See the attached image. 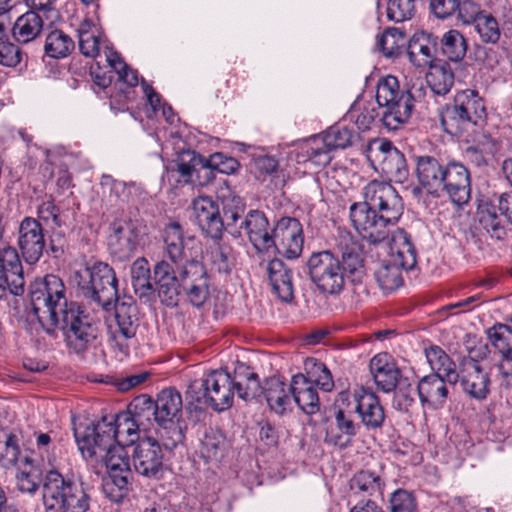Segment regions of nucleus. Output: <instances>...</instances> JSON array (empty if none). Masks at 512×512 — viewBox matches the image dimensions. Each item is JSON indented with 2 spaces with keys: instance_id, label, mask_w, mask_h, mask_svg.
Segmentation results:
<instances>
[{
  "instance_id": "1",
  "label": "nucleus",
  "mask_w": 512,
  "mask_h": 512,
  "mask_svg": "<svg viewBox=\"0 0 512 512\" xmlns=\"http://www.w3.org/2000/svg\"><path fill=\"white\" fill-rule=\"evenodd\" d=\"M62 279L48 274L30 285L33 314L49 335L60 329L67 346L76 353L95 347L100 337L99 326L73 301H68Z\"/></svg>"
},
{
  "instance_id": "2",
  "label": "nucleus",
  "mask_w": 512,
  "mask_h": 512,
  "mask_svg": "<svg viewBox=\"0 0 512 512\" xmlns=\"http://www.w3.org/2000/svg\"><path fill=\"white\" fill-rule=\"evenodd\" d=\"M71 281L86 300L104 309L114 303V316L107 324L108 343L114 351L127 356L139 326L137 306L132 297L118 296L114 269L107 263L96 262L91 267L75 270Z\"/></svg>"
},
{
  "instance_id": "3",
  "label": "nucleus",
  "mask_w": 512,
  "mask_h": 512,
  "mask_svg": "<svg viewBox=\"0 0 512 512\" xmlns=\"http://www.w3.org/2000/svg\"><path fill=\"white\" fill-rule=\"evenodd\" d=\"M307 268L316 287L331 295L339 294L347 280L361 283L366 275L365 260L356 244L341 249L340 257L329 250L312 253Z\"/></svg>"
},
{
  "instance_id": "4",
  "label": "nucleus",
  "mask_w": 512,
  "mask_h": 512,
  "mask_svg": "<svg viewBox=\"0 0 512 512\" xmlns=\"http://www.w3.org/2000/svg\"><path fill=\"white\" fill-rule=\"evenodd\" d=\"M416 177L429 194L439 197L445 194L458 206L471 197V177L468 168L459 161L442 163L430 155L415 157Z\"/></svg>"
},
{
  "instance_id": "5",
  "label": "nucleus",
  "mask_w": 512,
  "mask_h": 512,
  "mask_svg": "<svg viewBox=\"0 0 512 512\" xmlns=\"http://www.w3.org/2000/svg\"><path fill=\"white\" fill-rule=\"evenodd\" d=\"M217 200L222 205L223 215L219 205L208 196H199L192 201L193 216L200 229L209 237L219 240L225 228L237 223L245 211L243 199L235 193L227 182L217 189Z\"/></svg>"
},
{
  "instance_id": "6",
  "label": "nucleus",
  "mask_w": 512,
  "mask_h": 512,
  "mask_svg": "<svg viewBox=\"0 0 512 512\" xmlns=\"http://www.w3.org/2000/svg\"><path fill=\"white\" fill-rule=\"evenodd\" d=\"M43 505L46 512H87L89 497L80 483L51 470L43 482Z\"/></svg>"
},
{
  "instance_id": "7",
  "label": "nucleus",
  "mask_w": 512,
  "mask_h": 512,
  "mask_svg": "<svg viewBox=\"0 0 512 512\" xmlns=\"http://www.w3.org/2000/svg\"><path fill=\"white\" fill-rule=\"evenodd\" d=\"M182 405L181 394L175 388L161 390L153 400L155 433L166 450H172L184 439Z\"/></svg>"
},
{
  "instance_id": "8",
  "label": "nucleus",
  "mask_w": 512,
  "mask_h": 512,
  "mask_svg": "<svg viewBox=\"0 0 512 512\" xmlns=\"http://www.w3.org/2000/svg\"><path fill=\"white\" fill-rule=\"evenodd\" d=\"M186 398L197 404H204L221 412L233 404L234 392L231 374L226 370H212L190 383Z\"/></svg>"
},
{
  "instance_id": "9",
  "label": "nucleus",
  "mask_w": 512,
  "mask_h": 512,
  "mask_svg": "<svg viewBox=\"0 0 512 512\" xmlns=\"http://www.w3.org/2000/svg\"><path fill=\"white\" fill-rule=\"evenodd\" d=\"M376 101L383 109L381 121L388 130H397L411 117L415 99L409 90H401L395 76L382 78L376 90Z\"/></svg>"
},
{
  "instance_id": "10",
  "label": "nucleus",
  "mask_w": 512,
  "mask_h": 512,
  "mask_svg": "<svg viewBox=\"0 0 512 512\" xmlns=\"http://www.w3.org/2000/svg\"><path fill=\"white\" fill-rule=\"evenodd\" d=\"M75 430H82V434L98 439L104 446L120 442L134 444L140 441V434L143 433L126 411L110 418L105 416L96 423H81L74 428Z\"/></svg>"
},
{
  "instance_id": "11",
  "label": "nucleus",
  "mask_w": 512,
  "mask_h": 512,
  "mask_svg": "<svg viewBox=\"0 0 512 512\" xmlns=\"http://www.w3.org/2000/svg\"><path fill=\"white\" fill-rule=\"evenodd\" d=\"M74 436L83 456L101 458L108 474L131 475L129 459L122 445L113 443L104 446L98 439L82 434V430H75Z\"/></svg>"
},
{
  "instance_id": "12",
  "label": "nucleus",
  "mask_w": 512,
  "mask_h": 512,
  "mask_svg": "<svg viewBox=\"0 0 512 512\" xmlns=\"http://www.w3.org/2000/svg\"><path fill=\"white\" fill-rule=\"evenodd\" d=\"M366 157L376 171H380L391 180L402 182L408 176L404 154L388 140L371 141L367 146Z\"/></svg>"
},
{
  "instance_id": "13",
  "label": "nucleus",
  "mask_w": 512,
  "mask_h": 512,
  "mask_svg": "<svg viewBox=\"0 0 512 512\" xmlns=\"http://www.w3.org/2000/svg\"><path fill=\"white\" fill-rule=\"evenodd\" d=\"M349 216L353 227L359 235L371 243H380L388 236L390 225L393 222L382 216L367 203H353L349 209Z\"/></svg>"
},
{
  "instance_id": "14",
  "label": "nucleus",
  "mask_w": 512,
  "mask_h": 512,
  "mask_svg": "<svg viewBox=\"0 0 512 512\" xmlns=\"http://www.w3.org/2000/svg\"><path fill=\"white\" fill-rule=\"evenodd\" d=\"M164 252L176 269H183L190 262H198L195 254L199 242L188 235L178 223H170L164 229Z\"/></svg>"
},
{
  "instance_id": "15",
  "label": "nucleus",
  "mask_w": 512,
  "mask_h": 512,
  "mask_svg": "<svg viewBox=\"0 0 512 512\" xmlns=\"http://www.w3.org/2000/svg\"><path fill=\"white\" fill-rule=\"evenodd\" d=\"M363 203L377 210L394 224L403 213V203L395 188L388 182L372 180L363 189Z\"/></svg>"
},
{
  "instance_id": "16",
  "label": "nucleus",
  "mask_w": 512,
  "mask_h": 512,
  "mask_svg": "<svg viewBox=\"0 0 512 512\" xmlns=\"http://www.w3.org/2000/svg\"><path fill=\"white\" fill-rule=\"evenodd\" d=\"M274 245L271 253H277L287 259L298 258L303 249V230L296 218L283 217L273 228Z\"/></svg>"
},
{
  "instance_id": "17",
  "label": "nucleus",
  "mask_w": 512,
  "mask_h": 512,
  "mask_svg": "<svg viewBox=\"0 0 512 512\" xmlns=\"http://www.w3.org/2000/svg\"><path fill=\"white\" fill-rule=\"evenodd\" d=\"M162 448L164 447L157 436L141 439L132 454L135 471L148 478H160L164 467Z\"/></svg>"
},
{
  "instance_id": "18",
  "label": "nucleus",
  "mask_w": 512,
  "mask_h": 512,
  "mask_svg": "<svg viewBox=\"0 0 512 512\" xmlns=\"http://www.w3.org/2000/svg\"><path fill=\"white\" fill-rule=\"evenodd\" d=\"M486 117V108L483 99L476 90L466 89L458 92L454 98V105L446 109L442 122L446 118L455 120L458 124L472 123L477 125Z\"/></svg>"
},
{
  "instance_id": "19",
  "label": "nucleus",
  "mask_w": 512,
  "mask_h": 512,
  "mask_svg": "<svg viewBox=\"0 0 512 512\" xmlns=\"http://www.w3.org/2000/svg\"><path fill=\"white\" fill-rule=\"evenodd\" d=\"M42 224L33 217H24L18 227V247L27 264H36L46 248Z\"/></svg>"
},
{
  "instance_id": "20",
  "label": "nucleus",
  "mask_w": 512,
  "mask_h": 512,
  "mask_svg": "<svg viewBox=\"0 0 512 512\" xmlns=\"http://www.w3.org/2000/svg\"><path fill=\"white\" fill-rule=\"evenodd\" d=\"M353 409L336 405L333 409V420L326 427L324 442L345 449L351 445L353 438L361 426L353 419Z\"/></svg>"
},
{
  "instance_id": "21",
  "label": "nucleus",
  "mask_w": 512,
  "mask_h": 512,
  "mask_svg": "<svg viewBox=\"0 0 512 512\" xmlns=\"http://www.w3.org/2000/svg\"><path fill=\"white\" fill-rule=\"evenodd\" d=\"M25 280L23 266L15 248H0V299L6 291L15 296L24 292Z\"/></svg>"
},
{
  "instance_id": "22",
  "label": "nucleus",
  "mask_w": 512,
  "mask_h": 512,
  "mask_svg": "<svg viewBox=\"0 0 512 512\" xmlns=\"http://www.w3.org/2000/svg\"><path fill=\"white\" fill-rule=\"evenodd\" d=\"M182 291L195 307H201L210 295V280L201 262H190L180 271Z\"/></svg>"
},
{
  "instance_id": "23",
  "label": "nucleus",
  "mask_w": 512,
  "mask_h": 512,
  "mask_svg": "<svg viewBox=\"0 0 512 512\" xmlns=\"http://www.w3.org/2000/svg\"><path fill=\"white\" fill-rule=\"evenodd\" d=\"M240 228L244 230L250 243L259 253H271V247L274 245L273 228L265 214L259 210H251L241 222Z\"/></svg>"
},
{
  "instance_id": "24",
  "label": "nucleus",
  "mask_w": 512,
  "mask_h": 512,
  "mask_svg": "<svg viewBox=\"0 0 512 512\" xmlns=\"http://www.w3.org/2000/svg\"><path fill=\"white\" fill-rule=\"evenodd\" d=\"M108 237V247L119 260L130 258L136 251L139 243L137 228L131 221H115Z\"/></svg>"
},
{
  "instance_id": "25",
  "label": "nucleus",
  "mask_w": 512,
  "mask_h": 512,
  "mask_svg": "<svg viewBox=\"0 0 512 512\" xmlns=\"http://www.w3.org/2000/svg\"><path fill=\"white\" fill-rule=\"evenodd\" d=\"M175 268L168 261L161 260L153 269L158 296L167 306L176 305L182 291L181 276L176 275Z\"/></svg>"
},
{
  "instance_id": "26",
  "label": "nucleus",
  "mask_w": 512,
  "mask_h": 512,
  "mask_svg": "<svg viewBox=\"0 0 512 512\" xmlns=\"http://www.w3.org/2000/svg\"><path fill=\"white\" fill-rule=\"evenodd\" d=\"M355 408L361 423L368 429L381 428L385 421V411L379 397L372 391L363 387L354 391Z\"/></svg>"
},
{
  "instance_id": "27",
  "label": "nucleus",
  "mask_w": 512,
  "mask_h": 512,
  "mask_svg": "<svg viewBox=\"0 0 512 512\" xmlns=\"http://www.w3.org/2000/svg\"><path fill=\"white\" fill-rule=\"evenodd\" d=\"M20 15L12 26V36L18 44H28L36 40L44 28V19L41 13L51 10L52 0L48 8H35Z\"/></svg>"
},
{
  "instance_id": "28",
  "label": "nucleus",
  "mask_w": 512,
  "mask_h": 512,
  "mask_svg": "<svg viewBox=\"0 0 512 512\" xmlns=\"http://www.w3.org/2000/svg\"><path fill=\"white\" fill-rule=\"evenodd\" d=\"M370 372L377 387L385 393L394 391L401 384V371L387 353L371 359Z\"/></svg>"
},
{
  "instance_id": "29",
  "label": "nucleus",
  "mask_w": 512,
  "mask_h": 512,
  "mask_svg": "<svg viewBox=\"0 0 512 512\" xmlns=\"http://www.w3.org/2000/svg\"><path fill=\"white\" fill-rule=\"evenodd\" d=\"M350 501L362 498L363 500L371 497L382 498L384 493L385 481L379 472L371 470H360L356 472L349 482Z\"/></svg>"
},
{
  "instance_id": "30",
  "label": "nucleus",
  "mask_w": 512,
  "mask_h": 512,
  "mask_svg": "<svg viewBox=\"0 0 512 512\" xmlns=\"http://www.w3.org/2000/svg\"><path fill=\"white\" fill-rule=\"evenodd\" d=\"M436 46V37L421 31L410 38L405 53L415 67L424 68L432 65L437 60L435 59Z\"/></svg>"
},
{
  "instance_id": "31",
  "label": "nucleus",
  "mask_w": 512,
  "mask_h": 512,
  "mask_svg": "<svg viewBox=\"0 0 512 512\" xmlns=\"http://www.w3.org/2000/svg\"><path fill=\"white\" fill-rule=\"evenodd\" d=\"M289 392L304 413L313 415L319 411L320 399L315 383L303 374L292 377Z\"/></svg>"
},
{
  "instance_id": "32",
  "label": "nucleus",
  "mask_w": 512,
  "mask_h": 512,
  "mask_svg": "<svg viewBox=\"0 0 512 512\" xmlns=\"http://www.w3.org/2000/svg\"><path fill=\"white\" fill-rule=\"evenodd\" d=\"M447 384L444 376L429 374L422 377L417 385L422 405H428L434 409L443 407L449 395Z\"/></svg>"
},
{
  "instance_id": "33",
  "label": "nucleus",
  "mask_w": 512,
  "mask_h": 512,
  "mask_svg": "<svg viewBox=\"0 0 512 512\" xmlns=\"http://www.w3.org/2000/svg\"><path fill=\"white\" fill-rule=\"evenodd\" d=\"M388 260L403 270H411L415 267L416 250L410 235L405 230L398 229L393 233L389 244Z\"/></svg>"
},
{
  "instance_id": "34",
  "label": "nucleus",
  "mask_w": 512,
  "mask_h": 512,
  "mask_svg": "<svg viewBox=\"0 0 512 512\" xmlns=\"http://www.w3.org/2000/svg\"><path fill=\"white\" fill-rule=\"evenodd\" d=\"M267 274L273 292L283 302H290L294 296L291 270L280 259H272L267 264Z\"/></svg>"
},
{
  "instance_id": "35",
  "label": "nucleus",
  "mask_w": 512,
  "mask_h": 512,
  "mask_svg": "<svg viewBox=\"0 0 512 512\" xmlns=\"http://www.w3.org/2000/svg\"><path fill=\"white\" fill-rule=\"evenodd\" d=\"M459 379L463 391L469 397L480 401L487 398L490 392V378L480 364L474 363V368L466 367Z\"/></svg>"
},
{
  "instance_id": "36",
  "label": "nucleus",
  "mask_w": 512,
  "mask_h": 512,
  "mask_svg": "<svg viewBox=\"0 0 512 512\" xmlns=\"http://www.w3.org/2000/svg\"><path fill=\"white\" fill-rule=\"evenodd\" d=\"M233 392L242 400L249 401L256 398L261 391V385L257 373L245 364H239L231 375Z\"/></svg>"
},
{
  "instance_id": "37",
  "label": "nucleus",
  "mask_w": 512,
  "mask_h": 512,
  "mask_svg": "<svg viewBox=\"0 0 512 512\" xmlns=\"http://www.w3.org/2000/svg\"><path fill=\"white\" fill-rule=\"evenodd\" d=\"M427 361L434 371L433 374L444 376L449 385L454 386L459 381L455 362L439 346L431 345L425 349Z\"/></svg>"
},
{
  "instance_id": "38",
  "label": "nucleus",
  "mask_w": 512,
  "mask_h": 512,
  "mask_svg": "<svg viewBox=\"0 0 512 512\" xmlns=\"http://www.w3.org/2000/svg\"><path fill=\"white\" fill-rule=\"evenodd\" d=\"M154 408L153 399L146 394H141L136 396L128 404L126 412L134 423H136V426L140 428L143 433H147L155 424Z\"/></svg>"
},
{
  "instance_id": "39",
  "label": "nucleus",
  "mask_w": 512,
  "mask_h": 512,
  "mask_svg": "<svg viewBox=\"0 0 512 512\" xmlns=\"http://www.w3.org/2000/svg\"><path fill=\"white\" fill-rule=\"evenodd\" d=\"M486 336L494 352L499 355L498 361L512 363V327L496 323L486 329Z\"/></svg>"
},
{
  "instance_id": "40",
  "label": "nucleus",
  "mask_w": 512,
  "mask_h": 512,
  "mask_svg": "<svg viewBox=\"0 0 512 512\" xmlns=\"http://www.w3.org/2000/svg\"><path fill=\"white\" fill-rule=\"evenodd\" d=\"M426 82L434 94L446 95L454 84V73L451 65L447 61L436 60L429 66Z\"/></svg>"
},
{
  "instance_id": "41",
  "label": "nucleus",
  "mask_w": 512,
  "mask_h": 512,
  "mask_svg": "<svg viewBox=\"0 0 512 512\" xmlns=\"http://www.w3.org/2000/svg\"><path fill=\"white\" fill-rule=\"evenodd\" d=\"M260 393L265 395L270 409L277 414H283L290 404V396L285 382L277 376L268 378Z\"/></svg>"
},
{
  "instance_id": "42",
  "label": "nucleus",
  "mask_w": 512,
  "mask_h": 512,
  "mask_svg": "<svg viewBox=\"0 0 512 512\" xmlns=\"http://www.w3.org/2000/svg\"><path fill=\"white\" fill-rule=\"evenodd\" d=\"M78 46L82 55L95 58L100 56L102 38L98 27L90 19L83 20L78 29Z\"/></svg>"
},
{
  "instance_id": "43",
  "label": "nucleus",
  "mask_w": 512,
  "mask_h": 512,
  "mask_svg": "<svg viewBox=\"0 0 512 512\" xmlns=\"http://www.w3.org/2000/svg\"><path fill=\"white\" fill-rule=\"evenodd\" d=\"M478 222L491 238L501 240L506 235L502 220L497 214L496 206L489 200L482 201L477 210Z\"/></svg>"
},
{
  "instance_id": "44",
  "label": "nucleus",
  "mask_w": 512,
  "mask_h": 512,
  "mask_svg": "<svg viewBox=\"0 0 512 512\" xmlns=\"http://www.w3.org/2000/svg\"><path fill=\"white\" fill-rule=\"evenodd\" d=\"M131 281L139 298L150 299L155 289L150 281V267L145 258L136 259L131 266Z\"/></svg>"
},
{
  "instance_id": "45",
  "label": "nucleus",
  "mask_w": 512,
  "mask_h": 512,
  "mask_svg": "<svg viewBox=\"0 0 512 512\" xmlns=\"http://www.w3.org/2000/svg\"><path fill=\"white\" fill-rule=\"evenodd\" d=\"M42 480L41 469L34 465L32 459L24 457L16 475V484L19 491L34 494L39 489Z\"/></svg>"
},
{
  "instance_id": "46",
  "label": "nucleus",
  "mask_w": 512,
  "mask_h": 512,
  "mask_svg": "<svg viewBox=\"0 0 512 512\" xmlns=\"http://www.w3.org/2000/svg\"><path fill=\"white\" fill-rule=\"evenodd\" d=\"M207 261L219 273L228 274L235 264L232 247L218 241L210 245L206 251Z\"/></svg>"
},
{
  "instance_id": "47",
  "label": "nucleus",
  "mask_w": 512,
  "mask_h": 512,
  "mask_svg": "<svg viewBox=\"0 0 512 512\" xmlns=\"http://www.w3.org/2000/svg\"><path fill=\"white\" fill-rule=\"evenodd\" d=\"M378 116L371 102L355 101L345 114L344 121L355 123L360 131H367Z\"/></svg>"
},
{
  "instance_id": "48",
  "label": "nucleus",
  "mask_w": 512,
  "mask_h": 512,
  "mask_svg": "<svg viewBox=\"0 0 512 512\" xmlns=\"http://www.w3.org/2000/svg\"><path fill=\"white\" fill-rule=\"evenodd\" d=\"M74 48V40L60 29H55L46 36L44 50L51 58L67 57Z\"/></svg>"
},
{
  "instance_id": "49",
  "label": "nucleus",
  "mask_w": 512,
  "mask_h": 512,
  "mask_svg": "<svg viewBox=\"0 0 512 512\" xmlns=\"http://www.w3.org/2000/svg\"><path fill=\"white\" fill-rule=\"evenodd\" d=\"M442 53L453 62L462 60L467 52V41L458 30L445 32L440 41Z\"/></svg>"
},
{
  "instance_id": "50",
  "label": "nucleus",
  "mask_w": 512,
  "mask_h": 512,
  "mask_svg": "<svg viewBox=\"0 0 512 512\" xmlns=\"http://www.w3.org/2000/svg\"><path fill=\"white\" fill-rule=\"evenodd\" d=\"M131 475L108 474L102 480V492L107 499L114 503H121L128 495Z\"/></svg>"
},
{
  "instance_id": "51",
  "label": "nucleus",
  "mask_w": 512,
  "mask_h": 512,
  "mask_svg": "<svg viewBox=\"0 0 512 512\" xmlns=\"http://www.w3.org/2000/svg\"><path fill=\"white\" fill-rule=\"evenodd\" d=\"M105 61L108 66L116 72L119 81L127 84L129 87H135L138 84L137 72L131 69L121 58L120 54L109 46L105 45L103 49Z\"/></svg>"
},
{
  "instance_id": "52",
  "label": "nucleus",
  "mask_w": 512,
  "mask_h": 512,
  "mask_svg": "<svg viewBox=\"0 0 512 512\" xmlns=\"http://www.w3.org/2000/svg\"><path fill=\"white\" fill-rule=\"evenodd\" d=\"M479 40L484 44H496L501 37V29L496 18L487 11L472 24Z\"/></svg>"
},
{
  "instance_id": "53",
  "label": "nucleus",
  "mask_w": 512,
  "mask_h": 512,
  "mask_svg": "<svg viewBox=\"0 0 512 512\" xmlns=\"http://www.w3.org/2000/svg\"><path fill=\"white\" fill-rule=\"evenodd\" d=\"M406 36L397 28H390L378 39V46L384 56L396 58L405 51Z\"/></svg>"
},
{
  "instance_id": "54",
  "label": "nucleus",
  "mask_w": 512,
  "mask_h": 512,
  "mask_svg": "<svg viewBox=\"0 0 512 512\" xmlns=\"http://www.w3.org/2000/svg\"><path fill=\"white\" fill-rule=\"evenodd\" d=\"M400 270V267L389 260L382 261L374 272L380 288L384 291H393L399 288L403 283Z\"/></svg>"
},
{
  "instance_id": "55",
  "label": "nucleus",
  "mask_w": 512,
  "mask_h": 512,
  "mask_svg": "<svg viewBox=\"0 0 512 512\" xmlns=\"http://www.w3.org/2000/svg\"><path fill=\"white\" fill-rule=\"evenodd\" d=\"M200 158V154L195 151L187 150L183 151L176 159L174 166L171 167V171L177 172L180 177L186 183H191L197 168V163Z\"/></svg>"
},
{
  "instance_id": "56",
  "label": "nucleus",
  "mask_w": 512,
  "mask_h": 512,
  "mask_svg": "<svg viewBox=\"0 0 512 512\" xmlns=\"http://www.w3.org/2000/svg\"><path fill=\"white\" fill-rule=\"evenodd\" d=\"M354 137L355 133L351 129L338 124L330 127L323 139L330 149H344L352 144Z\"/></svg>"
},
{
  "instance_id": "57",
  "label": "nucleus",
  "mask_w": 512,
  "mask_h": 512,
  "mask_svg": "<svg viewBox=\"0 0 512 512\" xmlns=\"http://www.w3.org/2000/svg\"><path fill=\"white\" fill-rule=\"evenodd\" d=\"M36 219L40 223L43 222L46 225L52 224L55 228H60L65 224V221L60 212V208L55 204L52 197L43 200L37 206Z\"/></svg>"
},
{
  "instance_id": "58",
  "label": "nucleus",
  "mask_w": 512,
  "mask_h": 512,
  "mask_svg": "<svg viewBox=\"0 0 512 512\" xmlns=\"http://www.w3.org/2000/svg\"><path fill=\"white\" fill-rule=\"evenodd\" d=\"M390 512H418L414 494L405 489L395 490L389 499Z\"/></svg>"
},
{
  "instance_id": "59",
  "label": "nucleus",
  "mask_w": 512,
  "mask_h": 512,
  "mask_svg": "<svg viewBox=\"0 0 512 512\" xmlns=\"http://www.w3.org/2000/svg\"><path fill=\"white\" fill-rule=\"evenodd\" d=\"M415 13L414 0H389L387 17L394 22H403L412 18Z\"/></svg>"
},
{
  "instance_id": "60",
  "label": "nucleus",
  "mask_w": 512,
  "mask_h": 512,
  "mask_svg": "<svg viewBox=\"0 0 512 512\" xmlns=\"http://www.w3.org/2000/svg\"><path fill=\"white\" fill-rule=\"evenodd\" d=\"M22 49L8 39L0 42V65L14 68L19 65L23 59Z\"/></svg>"
},
{
  "instance_id": "61",
  "label": "nucleus",
  "mask_w": 512,
  "mask_h": 512,
  "mask_svg": "<svg viewBox=\"0 0 512 512\" xmlns=\"http://www.w3.org/2000/svg\"><path fill=\"white\" fill-rule=\"evenodd\" d=\"M23 459H20L19 439L15 434H8L5 440L4 451L0 454V463L7 467L20 465Z\"/></svg>"
},
{
  "instance_id": "62",
  "label": "nucleus",
  "mask_w": 512,
  "mask_h": 512,
  "mask_svg": "<svg viewBox=\"0 0 512 512\" xmlns=\"http://www.w3.org/2000/svg\"><path fill=\"white\" fill-rule=\"evenodd\" d=\"M197 161V168L195 169V174L191 183L198 186H206L215 179L216 170L214 166L211 165V156L209 158H205L200 155V158Z\"/></svg>"
},
{
  "instance_id": "63",
  "label": "nucleus",
  "mask_w": 512,
  "mask_h": 512,
  "mask_svg": "<svg viewBox=\"0 0 512 512\" xmlns=\"http://www.w3.org/2000/svg\"><path fill=\"white\" fill-rule=\"evenodd\" d=\"M458 18L463 24L472 25L478 17L482 16L486 11L472 0H458Z\"/></svg>"
},
{
  "instance_id": "64",
  "label": "nucleus",
  "mask_w": 512,
  "mask_h": 512,
  "mask_svg": "<svg viewBox=\"0 0 512 512\" xmlns=\"http://www.w3.org/2000/svg\"><path fill=\"white\" fill-rule=\"evenodd\" d=\"M224 444V438L217 432L206 433L202 440L201 452L207 459H213L218 456V452Z\"/></svg>"
}]
</instances>
